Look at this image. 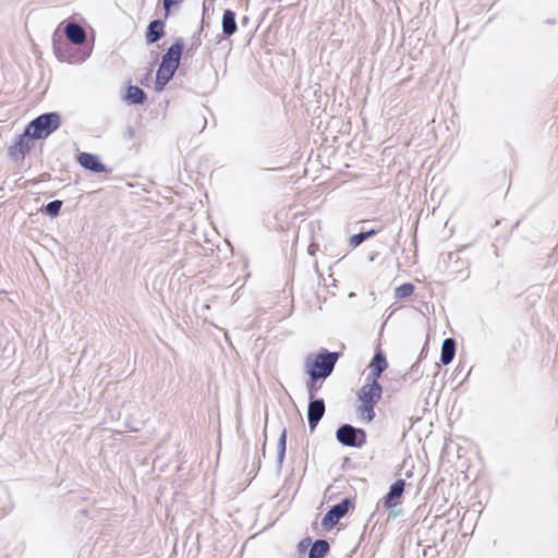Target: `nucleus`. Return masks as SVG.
Segmentation results:
<instances>
[{
    "label": "nucleus",
    "instance_id": "f257e3e1",
    "mask_svg": "<svg viewBox=\"0 0 558 558\" xmlns=\"http://www.w3.org/2000/svg\"><path fill=\"white\" fill-rule=\"evenodd\" d=\"M339 357V352L322 348L315 356L308 355L305 359V372L313 380H325L332 374Z\"/></svg>",
    "mask_w": 558,
    "mask_h": 558
},
{
    "label": "nucleus",
    "instance_id": "f03ea898",
    "mask_svg": "<svg viewBox=\"0 0 558 558\" xmlns=\"http://www.w3.org/2000/svg\"><path fill=\"white\" fill-rule=\"evenodd\" d=\"M61 124V118L57 112H47L39 114L35 119H33L27 125L26 129H29L32 136L36 140L47 138L50 134H52L56 130L59 129Z\"/></svg>",
    "mask_w": 558,
    "mask_h": 558
},
{
    "label": "nucleus",
    "instance_id": "7ed1b4c3",
    "mask_svg": "<svg viewBox=\"0 0 558 558\" xmlns=\"http://www.w3.org/2000/svg\"><path fill=\"white\" fill-rule=\"evenodd\" d=\"M336 439L342 446L361 448L366 444V433L351 424H342L336 430Z\"/></svg>",
    "mask_w": 558,
    "mask_h": 558
},
{
    "label": "nucleus",
    "instance_id": "20e7f679",
    "mask_svg": "<svg viewBox=\"0 0 558 558\" xmlns=\"http://www.w3.org/2000/svg\"><path fill=\"white\" fill-rule=\"evenodd\" d=\"M353 507V502L350 498H344L333 505L324 515L322 520L323 526L326 529L335 526Z\"/></svg>",
    "mask_w": 558,
    "mask_h": 558
},
{
    "label": "nucleus",
    "instance_id": "39448f33",
    "mask_svg": "<svg viewBox=\"0 0 558 558\" xmlns=\"http://www.w3.org/2000/svg\"><path fill=\"white\" fill-rule=\"evenodd\" d=\"M34 140L36 138L32 136L29 129L25 128L24 132L16 137L14 144L9 147V155L12 158L24 159L25 155L32 149Z\"/></svg>",
    "mask_w": 558,
    "mask_h": 558
},
{
    "label": "nucleus",
    "instance_id": "423d86ee",
    "mask_svg": "<svg viewBox=\"0 0 558 558\" xmlns=\"http://www.w3.org/2000/svg\"><path fill=\"white\" fill-rule=\"evenodd\" d=\"M326 411L325 401L322 398L310 400L307 405V422L313 432L323 418Z\"/></svg>",
    "mask_w": 558,
    "mask_h": 558
},
{
    "label": "nucleus",
    "instance_id": "0eeeda50",
    "mask_svg": "<svg viewBox=\"0 0 558 558\" xmlns=\"http://www.w3.org/2000/svg\"><path fill=\"white\" fill-rule=\"evenodd\" d=\"M184 49V41L182 38H178L162 56L161 63L170 65L174 69H179L181 56Z\"/></svg>",
    "mask_w": 558,
    "mask_h": 558
},
{
    "label": "nucleus",
    "instance_id": "6e6552de",
    "mask_svg": "<svg viewBox=\"0 0 558 558\" xmlns=\"http://www.w3.org/2000/svg\"><path fill=\"white\" fill-rule=\"evenodd\" d=\"M371 383L364 385L359 393V399L361 402H368L376 404L377 401L381 398V386L378 380L369 379Z\"/></svg>",
    "mask_w": 558,
    "mask_h": 558
},
{
    "label": "nucleus",
    "instance_id": "1a4fd4ad",
    "mask_svg": "<svg viewBox=\"0 0 558 558\" xmlns=\"http://www.w3.org/2000/svg\"><path fill=\"white\" fill-rule=\"evenodd\" d=\"M405 481L398 480L390 487L388 493L383 498L384 507L387 509L393 508L399 505V499L404 493Z\"/></svg>",
    "mask_w": 558,
    "mask_h": 558
},
{
    "label": "nucleus",
    "instance_id": "9d476101",
    "mask_svg": "<svg viewBox=\"0 0 558 558\" xmlns=\"http://www.w3.org/2000/svg\"><path fill=\"white\" fill-rule=\"evenodd\" d=\"M368 367L371 371L367 380H378L383 372L388 367L386 355L381 350L375 352Z\"/></svg>",
    "mask_w": 558,
    "mask_h": 558
},
{
    "label": "nucleus",
    "instance_id": "9b49d317",
    "mask_svg": "<svg viewBox=\"0 0 558 558\" xmlns=\"http://www.w3.org/2000/svg\"><path fill=\"white\" fill-rule=\"evenodd\" d=\"M78 163L86 170L94 173H101L107 170L97 155L90 153H81L77 157Z\"/></svg>",
    "mask_w": 558,
    "mask_h": 558
},
{
    "label": "nucleus",
    "instance_id": "f8f14e48",
    "mask_svg": "<svg viewBox=\"0 0 558 558\" xmlns=\"http://www.w3.org/2000/svg\"><path fill=\"white\" fill-rule=\"evenodd\" d=\"M165 36V23L162 20H153L146 29L145 39L147 44H155Z\"/></svg>",
    "mask_w": 558,
    "mask_h": 558
},
{
    "label": "nucleus",
    "instance_id": "ddd939ff",
    "mask_svg": "<svg viewBox=\"0 0 558 558\" xmlns=\"http://www.w3.org/2000/svg\"><path fill=\"white\" fill-rule=\"evenodd\" d=\"M64 34L69 41H71L73 45H82L86 40L85 29L75 22L66 24L64 28Z\"/></svg>",
    "mask_w": 558,
    "mask_h": 558
},
{
    "label": "nucleus",
    "instance_id": "4468645a",
    "mask_svg": "<svg viewBox=\"0 0 558 558\" xmlns=\"http://www.w3.org/2000/svg\"><path fill=\"white\" fill-rule=\"evenodd\" d=\"M123 100L128 105H144L147 101V95L141 87L129 85Z\"/></svg>",
    "mask_w": 558,
    "mask_h": 558
},
{
    "label": "nucleus",
    "instance_id": "2eb2a0df",
    "mask_svg": "<svg viewBox=\"0 0 558 558\" xmlns=\"http://www.w3.org/2000/svg\"><path fill=\"white\" fill-rule=\"evenodd\" d=\"M178 69H174L165 63H160L156 73V87L157 89H162L173 77L174 73Z\"/></svg>",
    "mask_w": 558,
    "mask_h": 558
},
{
    "label": "nucleus",
    "instance_id": "dca6fc26",
    "mask_svg": "<svg viewBox=\"0 0 558 558\" xmlns=\"http://www.w3.org/2000/svg\"><path fill=\"white\" fill-rule=\"evenodd\" d=\"M456 340L452 338H446L442 341L441 344V352H440V362L444 365H448L452 362L454 355H456Z\"/></svg>",
    "mask_w": 558,
    "mask_h": 558
},
{
    "label": "nucleus",
    "instance_id": "f3484780",
    "mask_svg": "<svg viewBox=\"0 0 558 558\" xmlns=\"http://www.w3.org/2000/svg\"><path fill=\"white\" fill-rule=\"evenodd\" d=\"M221 27L222 33L228 37L232 36L236 32L238 25L235 21V13L232 10H225L221 21Z\"/></svg>",
    "mask_w": 558,
    "mask_h": 558
},
{
    "label": "nucleus",
    "instance_id": "a211bd4d",
    "mask_svg": "<svg viewBox=\"0 0 558 558\" xmlns=\"http://www.w3.org/2000/svg\"><path fill=\"white\" fill-rule=\"evenodd\" d=\"M330 549L329 543L326 539H316L308 553V558H324Z\"/></svg>",
    "mask_w": 558,
    "mask_h": 558
},
{
    "label": "nucleus",
    "instance_id": "6ab92c4d",
    "mask_svg": "<svg viewBox=\"0 0 558 558\" xmlns=\"http://www.w3.org/2000/svg\"><path fill=\"white\" fill-rule=\"evenodd\" d=\"M287 450V429L283 428L277 444V468L280 471L286 457Z\"/></svg>",
    "mask_w": 558,
    "mask_h": 558
},
{
    "label": "nucleus",
    "instance_id": "aec40b11",
    "mask_svg": "<svg viewBox=\"0 0 558 558\" xmlns=\"http://www.w3.org/2000/svg\"><path fill=\"white\" fill-rule=\"evenodd\" d=\"M374 407V403L361 402V405L359 407L357 411L363 421L367 423L373 421V418L375 417Z\"/></svg>",
    "mask_w": 558,
    "mask_h": 558
},
{
    "label": "nucleus",
    "instance_id": "412c9836",
    "mask_svg": "<svg viewBox=\"0 0 558 558\" xmlns=\"http://www.w3.org/2000/svg\"><path fill=\"white\" fill-rule=\"evenodd\" d=\"M413 292H414L413 283L405 282L396 288L395 298L396 299H404V298L410 296Z\"/></svg>",
    "mask_w": 558,
    "mask_h": 558
},
{
    "label": "nucleus",
    "instance_id": "4be33fe9",
    "mask_svg": "<svg viewBox=\"0 0 558 558\" xmlns=\"http://www.w3.org/2000/svg\"><path fill=\"white\" fill-rule=\"evenodd\" d=\"M62 204V201L54 199L45 205L43 211L50 217H57L61 210Z\"/></svg>",
    "mask_w": 558,
    "mask_h": 558
},
{
    "label": "nucleus",
    "instance_id": "5701e85b",
    "mask_svg": "<svg viewBox=\"0 0 558 558\" xmlns=\"http://www.w3.org/2000/svg\"><path fill=\"white\" fill-rule=\"evenodd\" d=\"M319 380H313V378L310 377L308 381L306 383V389L308 392V399L314 400L316 399L315 396L318 392L320 386L317 385Z\"/></svg>",
    "mask_w": 558,
    "mask_h": 558
},
{
    "label": "nucleus",
    "instance_id": "b1692460",
    "mask_svg": "<svg viewBox=\"0 0 558 558\" xmlns=\"http://www.w3.org/2000/svg\"><path fill=\"white\" fill-rule=\"evenodd\" d=\"M122 136H123V140L125 142H135L136 138H137V133H136V130L133 126L129 125L124 130Z\"/></svg>",
    "mask_w": 558,
    "mask_h": 558
},
{
    "label": "nucleus",
    "instance_id": "393cba45",
    "mask_svg": "<svg viewBox=\"0 0 558 558\" xmlns=\"http://www.w3.org/2000/svg\"><path fill=\"white\" fill-rule=\"evenodd\" d=\"M183 0H162V7L165 10V17H168L171 11V8L175 4L181 3Z\"/></svg>",
    "mask_w": 558,
    "mask_h": 558
},
{
    "label": "nucleus",
    "instance_id": "a878e982",
    "mask_svg": "<svg viewBox=\"0 0 558 558\" xmlns=\"http://www.w3.org/2000/svg\"><path fill=\"white\" fill-rule=\"evenodd\" d=\"M365 240L366 239H365L364 232H360V233H356V234L351 236L350 243L353 246H357V245L362 244Z\"/></svg>",
    "mask_w": 558,
    "mask_h": 558
},
{
    "label": "nucleus",
    "instance_id": "bb28decb",
    "mask_svg": "<svg viewBox=\"0 0 558 558\" xmlns=\"http://www.w3.org/2000/svg\"><path fill=\"white\" fill-rule=\"evenodd\" d=\"M310 543H311L310 538L301 541L300 544H299V550L300 551L305 550L307 548V546L310 545Z\"/></svg>",
    "mask_w": 558,
    "mask_h": 558
},
{
    "label": "nucleus",
    "instance_id": "cd10ccee",
    "mask_svg": "<svg viewBox=\"0 0 558 558\" xmlns=\"http://www.w3.org/2000/svg\"><path fill=\"white\" fill-rule=\"evenodd\" d=\"M53 48H54V52L57 54V57L63 61L64 58L61 56L60 51H59V48H58V44H57V40L53 38Z\"/></svg>",
    "mask_w": 558,
    "mask_h": 558
},
{
    "label": "nucleus",
    "instance_id": "c85d7f7f",
    "mask_svg": "<svg viewBox=\"0 0 558 558\" xmlns=\"http://www.w3.org/2000/svg\"><path fill=\"white\" fill-rule=\"evenodd\" d=\"M363 232H364V235H365L366 240L376 233L375 230L363 231Z\"/></svg>",
    "mask_w": 558,
    "mask_h": 558
},
{
    "label": "nucleus",
    "instance_id": "c756f323",
    "mask_svg": "<svg viewBox=\"0 0 558 558\" xmlns=\"http://www.w3.org/2000/svg\"><path fill=\"white\" fill-rule=\"evenodd\" d=\"M194 45H196V46L201 45V39H199V37H195V38H194Z\"/></svg>",
    "mask_w": 558,
    "mask_h": 558
},
{
    "label": "nucleus",
    "instance_id": "7c9ffc66",
    "mask_svg": "<svg viewBox=\"0 0 558 558\" xmlns=\"http://www.w3.org/2000/svg\"><path fill=\"white\" fill-rule=\"evenodd\" d=\"M265 446H266V440L263 442V456H265Z\"/></svg>",
    "mask_w": 558,
    "mask_h": 558
}]
</instances>
